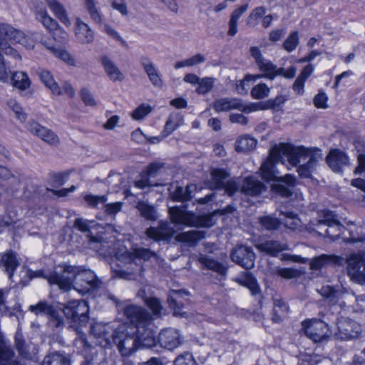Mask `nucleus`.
<instances>
[{"instance_id": "1", "label": "nucleus", "mask_w": 365, "mask_h": 365, "mask_svg": "<svg viewBox=\"0 0 365 365\" xmlns=\"http://www.w3.org/2000/svg\"><path fill=\"white\" fill-rule=\"evenodd\" d=\"M322 158V150L316 148H307L304 146H293L288 143L275 145L269 151L267 158L260 167L261 175L267 182L274 181L272 190L282 197H290L292 188L295 185V177L291 174L279 176L276 170V163L287 161L292 166L296 167L302 160L307 162L297 167V173L301 178H308L317 167Z\"/></svg>"}, {"instance_id": "2", "label": "nucleus", "mask_w": 365, "mask_h": 365, "mask_svg": "<svg viewBox=\"0 0 365 365\" xmlns=\"http://www.w3.org/2000/svg\"><path fill=\"white\" fill-rule=\"evenodd\" d=\"M50 280L56 282L60 289L68 291L73 288L83 294L98 289L102 284L91 269L71 265H65L62 273L55 274Z\"/></svg>"}, {"instance_id": "3", "label": "nucleus", "mask_w": 365, "mask_h": 365, "mask_svg": "<svg viewBox=\"0 0 365 365\" xmlns=\"http://www.w3.org/2000/svg\"><path fill=\"white\" fill-rule=\"evenodd\" d=\"M124 315L131 323L140 348H151L156 343V332L153 329L151 314L144 308L135 304L127 305Z\"/></svg>"}, {"instance_id": "4", "label": "nucleus", "mask_w": 365, "mask_h": 365, "mask_svg": "<svg viewBox=\"0 0 365 365\" xmlns=\"http://www.w3.org/2000/svg\"><path fill=\"white\" fill-rule=\"evenodd\" d=\"M73 226L82 232H87L86 237L93 248L98 251L104 252V254H110L106 248L108 247V237L105 232L98 231L100 225L94 220H88L83 218H76Z\"/></svg>"}, {"instance_id": "5", "label": "nucleus", "mask_w": 365, "mask_h": 365, "mask_svg": "<svg viewBox=\"0 0 365 365\" xmlns=\"http://www.w3.org/2000/svg\"><path fill=\"white\" fill-rule=\"evenodd\" d=\"M169 214L172 222L178 225L204 227H210L214 225L212 215H197L187 211L184 207H170Z\"/></svg>"}, {"instance_id": "6", "label": "nucleus", "mask_w": 365, "mask_h": 365, "mask_svg": "<svg viewBox=\"0 0 365 365\" xmlns=\"http://www.w3.org/2000/svg\"><path fill=\"white\" fill-rule=\"evenodd\" d=\"M112 344H115L123 356H130L139 349L133 327L120 324L112 334Z\"/></svg>"}, {"instance_id": "7", "label": "nucleus", "mask_w": 365, "mask_h": 365, "mask_svg": "<svg viewBox=\"0 0 365 365\" xmlns=\"http://www.w3.org/2000/svg\"><path fill=\"white\" fill-rule=\"evenodd\" d=\"M6 43H19L29 48L34 46L31 36L11 24L0 22V46H6Z\"/></svg>"}, {"instance_id": "8", "label": "nucleus", "mask_w": 365, "mask_h": 365, "mask_svg": "<svg viewBox=\"0 0 365 365\" xmlns=\"http://www.w3.org/2000/svg\"><path fill=\"white\" fill-rule=\"evenodd\" d=\"M29 310L36 315L45 314L48 316V324L53 329H61L64 327L61 308L57 309L46 301H40L35 305H31Z\"/></svg>"}, {"instance_id": "9", "label": "nucleus", "mask_w": 365, "mask_h": 365, "mask_svg": "<svg viewBox=\"0 0 365 365\" xmlns=\"http://www.w3.org/2000/svg\"><path fill=\"white\" fill-rule=\"evenodd\" d=\"M346 271L350 279L359 284H365V252L351 254L346 259Z\"/></svg>"}, {"instance_id": "10", "label": "nucleus", "mask_w": 365, "mask_h": 365, "mask_svg": "<svg viewBox=\"0 0 365 365\" xmlns=\"http://www.w3.org/2000/svg\"><path fill=\"white\" fill-rule=\"evenodd\" d=\"M334 215L329 210L324 211L323 219L317 220L316 223H310L306 225L305 229L310 233L315 232L319 235L333 236L336 233H331L330 230L343 227L338 220L334 218Z\"/></svg>"}, {"instance_id": "11", "label": "nucleus", "mask_w": 365, "mask_h": 365, "mask_svg": "<svg viewBox=\"0 0 365 365\" xmlns=\"http://www.w3.org/2000/svg\"><path fill=\"white\" fill-rule=\"evenodd\" d=\"M62 312L73 322L78 323L81 325L86 323L88 319V307L87 302L82 299L68 302L61 309Z\"/></svg>"}, {"instance_id": "12", "label": "nucleus", "mask_w": 365, "mask_h": 365, "mask_svg": "<svg viewBox=\"0 0 365 365\" xmlns=\"http://www.w3.org/2000/svg\"><path fill=\"white\" fill-rule=\"evenodd\" d=\"M304 333L314 342H320L330 336L329 328L324 322L319 319L305 320L302 322Z\"/></svg>"}, {"instance_id": "13", "label": "nucleus", "mask_w": 365, "mask_h": 365, "mask_svg": "<svg viewBox=\"0 0 365 365\" xmlns=\"http://www.w3.org/2000/svg\"><path fill=\"white\" fill-rule=\"evenodd\" d=\"M233 262L245 269H250L255 266V255L251 247L238 245L233 248L230 253Z\"/></svg>"}, {"instance_id": "14", "label": "nucleus", "mask_w": 365, "mask_h": 365, "mask_svg": "<svg viewBox=\"0 0 365 365\" xmlns=\"http://www.w3.org/2000/svg\"><path fill=\"white\" fill-rule=\"evenodd\" d=\"M259 103H251L244 106L242 101L237 98H220L213 103V108L217 112L228 111L232 109H237L244 113H250L259 109Z\"/></svg>"}, {"instance_id": "15", "label": "nucleus", "mask_w": 365, "mask_h": 365, "mask_svg": "<svg viewBox=\"0 0 365 365\" xmlns=\"http://www.w3.org/2000/svg\"><path fill=\"white\" fill-rule=\"evenodd\" d=\"M155 253L149 249L140 247L135 248L132 252L125 250L121 252L118 251L115 253V258L125 264H131L135 262L136 259L147 261L152 257H155Z\"/></svg>"}, {"instance_id": "16", "label": "nucleus", "mask_w": 365, "mask_h": 365, "mask_svg": "<svg viewBox=\"0 0 365 365\" xmlns=\"http://www.w3.org/2000/svg\"><path fill=\"white\" fill-rule=\"evenodd\" d=\"M112 331L108 324L96 323L91 327V334L96 339V344L103 348L111 346Z\"/></svg>"}, {"instance_id": "17", "label": "nucleus", "mask_w": 365, "mask_h": 365, "mask_svg": "<svg viewBox=\"0 0 365 365\" xmlns=\"http://www.w3.org/2000/svg\"><path fill=\"white\" fill-rule=\"evenodd\" d=\"M158 341L162 347L173 350L182 344L183 336L178 329L168 328L159 334Z\"/></svg>"}, {"instance_id": "18", "label": "nucleus", "mask_w": 365, "mask_h": 365, "mask_svg": "<svg viewBox=\"0 0 365 365\" xmlns=\"http://www.w3.org/2000/svg\"><path fill=\"white\" fill-rule=\"evenodd\" d=\"M250 51L259 70L264 74V78L271 80L275 64L265 58L258 47L252 46L250 48Z\"/></svg>"}, {"instance_id": "19", "label": "nucleus", "mask_w": 365, "mask_h": 365, "mask_svg": "<svg viewBox=\"0 0 365 365\" xmlns=\"http://www.w3.org/2000/svg\"><path fill=\"white\" fill-rule=\"evenodd\" d=\"M329 167L335 173H340L344 166L349 165L348 155L339 149H332L326 158Z\"/></svg>"}, {"instance_id": "20", "label": "nucleus", "mask_w": 365, "mask_h": 365, "mask_svg": "<svg viewBox=\"0 0 365 365\" xmlns=\"http://www.w3.org/2000/svg\"><path fill=\"white\" fill-rule=\"evenodd\" d=\"M146 235L155 241L169 240L174 234L170 223L160 222L158 227H150L145 231Z\"/></svg>"}, {"instance_id": "21", "label": "nucleus", "mask_w": 365, "mask_h": 365, "mask_svg": "<svg viewBox=\"0 0 365 365\" xmlns=\"http://www.w3.org/2000/svg\"><path fill=\"white\" fill-rule=\"evenodd\" d=\"M28 128L31 133L37 135L49 145H56L59 142L58 135L53 131L41 125L36 122H29Z\"/></svg>"}, {"instance_id": "22", "label": "nucleus", "mask_w": 365, "mask_h": 365, "mask_svg": "<svg viewBox=\"0 0 365 365\" xmlns=\"http://www.w3.org/2000/svg\"><path fill=\"white\" fill-rule=\"evenodd\" d=\"M75 36L77 41L82 44L91 43L94 40V32L80 18H76L75 21Z\"/></svg>"}, {"instance_id": "23", "label": "nucleus", "mask_w": 365, "mask_h": 365, "mask_svg": "<svg viewBox=\"0 0 365 365\" xmlns=\"http://www.w3.org/2000/svg\"><path fill=\"white\" fill-rule=\"evenodd\" d=\"M140 64L153 86L157 88L163 87V81L151 59L147 56H143L140 58Z\"/></svg>"}, {"instance_id": "24", "label": "nucleus", "mask_w": 365, "mask_h": 365, "mask_svg": "<svg viewBox=\"0 0 365 365\" xmlns=\"http://www.w3.org/2000/svg\"><path fill=\"white\" fill-rule=\"evenodd\" d=\"M15 356V352L8 340L0 335V365H24L19 361H11Z\"/></svg>"}, {"instance_id": "25", "label": "nucleus", "mask_w": 365, "mask_h": 365, "mask_svg": "<svg viewBox=\"0 0 365 365\" xmlns=\"http://www.w3.org/2000/svg\"><path fill=\"white\" fill-rule=\"evenodd\" d=\"M265 190L264 184L255 177L245 178L240 187L242 193L250 196H257Z\"/></svg>"}, {"instance_id": "26", "label": "nucleus", "mask_w": 365, "mask_h": 365, "mask_svg": "<svg viewBox=\"0 0 365 365\" xmlns=\"http://www.w3.org/2000/svg\"><path fill=\"white\" fill-rule=\"evenodd\" d=\"M19 264L20 262L17 258V255L14 251H8L4 253L1 257L0 267L8 274L10 279H11L14 272Z\"/></svg>"}, {"instance_id": "27", "label": "nucleus", "mask_w": 365, "mask_h": 365, "mask_svg": "<svg viewBox=\"0 0 365 365\" xmlns=\"http://www.w3.org/2000/svg\"><path fill=\"white\" fill-rule=\"evenodd\" d=\"M256 247L262 252H265L271 256H276L279 252L288 249L287 244L281 243L275 240H267L256 245Z\"/></svg>"}, {"instance_id": "28", "label": "nucleus", "mask_w": 365, "mask_h": 365, "mask_svg": "<svg viewBox=\"0 0 365 365\" xmlns=\"http://www.w3.org/2000/svg\"><path fill=\"white\" fill-rule=\"evenodd\" d=\"M235 281L238 284L247 287L252 295H257L259 293V287L256 279L248 272H242L235 279Z\"/></svg>"}, {"instance_id": "29", "label": "nucleus", "mask_w": 365, "mask_h": 365, "mask_svg": "<svg viewBox=\"0 0 365 365\" xmlns=\"http://www.w3.org/2000/svg\"><path fill=\"white\" fill-rule=\"evenodd\" d=\"M182 295H188V292L185 290H172L168 296V302L171 309L174 310L175 315H182L181 312L183 307Z\"/></svg>"}, {"instance_id": "30", "label": "nucleus", "mask_w": 365, "mask_h": 365, "mask_svg": "<svg viewBox=\"0 0 365 365\" xmlns=\"http://www.w3.org/2000/svg\"><path fill=\"white\" fill-rule=\"evenodd\" d=\"M36 16L49 31L60 29L58 22L48 16L46 9L42 5L36 7Z\"/></svg>"}, {"instance_id": "31", "label": "nucleus", "mask_w": 365, "mask_h": 365, "mask_svg": "<svg viewBox=\"0 0 365 365\" xmlns=\"http://www.w3.org/2000/svg\"><path fill=\"white\" fill-rule=\"evenodd\" d=\"M205 232L191 230L179 233L175 237L177 241L183 242L190 247L195 246L197 242L205 237Z\"/></svg>"}, {"instance_id": "32", "label": "nucleus", "mask_w": 365, "mask_h": 365, "mask_svg": "<svg viewBox=\"0 0 365 365\" xmlns=\"http://www.w3.org/2000/svg\"><path fill=\"white\" fill-rule=\"evenodd\" d=\"M341 258L335 255H321L311 260L310 269L319 270L327 265L338 264Z\"/></svg>"}, {"instance_id": "33", "label": "nucleus", "mask_w": 365, "mask_h": 365, "mask_svg": "<svg viewBox=\"0 0 365 365\" xmlns=\"http://www.w3.org/2000/svg\"><path fill=\"white\" fill-rule=\"evenodd\" d=\"M101 63L111 81H122L123 80V74L108 56H103L101 58Z\"/></svg>"}, {"instance_id": "34", "label": "nucleus", "mask_w": 365, "mask_h": 365, "mask_svg": "<svg viewBox=\"0 0 365 365\" xmlns=\"http://www.w3.org/2000/svg\"><path fill=\"white\" fill-rule=\"evenodd\" d=\"M281 225L292 231L300 230L302 222L297 215L292 212H280Z\"/></svg>"}, {"instance_id": "35", "label": "nucleus", "mask_w": 365, "mask_h": 365, "mask_svg": "<svg viewBox=\"0 0 365 365\" xmlns=\"http://www.w3.org/2000/svg\"><path fill=\"white\" fill-rule=\"evenodd\" d=\"M38 73L41 82L46 87L50 89L54 95L60 96L63 93L61 88L55 81L53 76L50 71L46 70H40Z\"/></svg>"}, {"instance_id": "36", "label": "nucleus", "mask_w": 365, "mask_h": 365, "mask_svg": "<svg viewBox=\"0 0 365 365\" xmlns=\"http://www.w3.org/2000/svg\"><path fill=\"white\" fill-rule=\"evenodd\" d=\"M49 9L58 20L66 26H71L70 19L67 15V12L62 4L57 0H46Z\"/></svg>"}, {"instance_id": "37", "label": "nucleus", "mask_w": 365, "mask_h": 365, "mask_svg": "<svg viewBox=\"0 0 365 365\" xmlns=\"http://www.w3.org/2000/svg\"><path fill=\"white\" fill-rule=\"evenodd\" d=\"M318 292L324 298L329 300L331 305L336 304L343 297V292L339 289H335L334 287L327 285L323 286Z\"/></svg>"}, {"instance_id": "38", "label": "nucleus", "mask_w": 365, "mask_h": 365, "mask_svg": "<svg viewBox=\"0 0 365 365\" xmlns=\"http://www.w3.org/2000/svg\"><path fill=\"white\" fill-rule=\"evenodd\" d=\"M273 317L272 319L274 322H279L287 316L289 307L286 302L280 297L273 299Z\"/></svg>"}, {"instance_id": "39", "label": "nucleus", "mask_w": 365, "mask_h": 365, "mask_svg": "<svg viewBox=\"0 0 365 365\" xmlns=\"http://www.w3.org/2000/svg\"><path fill=\"white\" fill-rule=\"evenodd\" d=\"M199 262L207 269L221 275H225L227 273V267L225 264L208 256H201L199 258Z\"/></svg>"}, {"instance_id": "40", "label": "nucleus", "mask_w": 365, "mask_h": 365, "mask_svg": "<svg viewBox=\"0 0 365 365\" xmlns=\"http://www.w3.org/2000/svg\"><path fill=\"white\" fill-rule=\"evenodd\" d=\"M11 82L14 87L21 91L29 88L31 86V81L26 73L23 71L14 72L11 77Z\"/></svg>"}, {"instance_id": "41", "label": "nucleus", "mask_w": 365, "mask_h": 365, "mask_svg": "<svg viewBox=\"0 0 365 365\" xmlns=\"http://www.w3.org/2000/svg\"><path fill=\"white\" fill-rule=\"evenodd\" d=\"M84 6L90 19L97 24H101L103 15L97 7L96 0H85Z\"/></svg>"}, {"instance_id": "42", "label": "nucleus", "mask_w": 365, "mask_h": 365, "mask_svg": "<svg viewBox=\"0 0 365 365\" xmlns=\"http://www.w3.org/2000/svg\"><path fill=\"white\" fill-rule=\"evenodd\" d=\"M15 346L19 356L25 359L31 358L30 344L26 343L21 333L16 332L14 338Z\"/></svg>"}, {"instance_id": "43", "label": "nucleus", "mask_w": 365, "mask_h": 365, "mask_svg": "<svg viewBox=\"0 0 365 365\" xmlns=\"http://www.w3.org/2000/svg\"><path fill=\"white\" fill-rule=\"evenodd\" d=\"M248 9V5L245 4L238 9L233 11L231 14L230 19L229 21V30L227 34L233 36L237 32V21L241 16L246 12Z\"/></svg>"}, {"instance_id": "44", "label": "nucleus", "mask_w": 365, "mask_h": 365, "mask_svg": "<svg viewBox=\"0 0 365 365\" xmlns=\"http://www.w3.org/2000/svg\"><path fill=\"white\" fill-rule=\"evenodd\" d=\"M42 365H70V361L64 354L53 352L44 357Z\"/></svg>"}, {"instance_id": "45", "label": "nucleus", "mask_w": 365, "mask_h": 365, "mask_svg": "<svg viewBox=\"0 0 365 365\" xmlns=\"http://www.w3.org/2000/svg\"><path fill=\"white\" fill-rule=\"evenodd\" d=\"M256 145V139L250 135H244L236 141L235 149L238 152H248L255 149Z\"/></svg>"}, {"instance_id": "46", "label": "nucleus", "mask_w": 365, "mask_h": 365, "mask_svg": "<svg viewBox=\"0 0 365 365\" xmlns=\"http://www.w3.org/2000/svg\"><path fill=\"white\" fill-rule=\"evenodd\" d=\"M212 180L215 187L222 189L230 177V173L224 169L215 168L211 171Z\"/></svg>"}, {"instance_id": "47", "label": "nucleus", "mask_w": 365, "mask_h": 365, "mask_svg": "<svg viewBox=\"0 0 365 365\" xmlns=\"http://www.w3.org/2000/svg\"><path fill=\"white\" fill-rule=\"evenodd\" d=\"M193 187L192 185H187L184 189L182 187H177L175 190L172 193L171 197L174 201L185 202L192 198L191 188Z\"/></svg>"}, {"instance_id": "48", "label": "nucleus", "mask_w": 365, "mask_h": 365, "mask_svg": "<svg viewBox=\"0 0 365 365\" xmlns=\"http://www.w3.org/2000/svg\"><path fill=\"white\" fill-rule=\"evenodd\" d=\"M205 60L206 58L202 54L197 53L183 61H177L174 65V68L175 69H180L183 67H192L204 63Z\"/></svg>"}, {"instance_id": "49", "label": "nucleus", "mask_w": 365, "mask_h": 365, "mask_svg": "<svg viewBox=\"0 0 365 365\" xmlns=\"http://www.w3.org/2000/svg\"><path fill=\"white\" fill-rule=\"evenodd\" d=\"M141 216L147 220L155 221L158 219L157 212L155 207L150 205L145 202H140L137 205Z\"/></svg>"}, {"instance_id": "50", "label": "nucleus", "mask_w": 365, "mask_h": 365, "mask_svg": "<svg viewBox=\"0 0 365 365\" xmlns=\"http://www.w3.org/2000/svg\"><path fill=\"white\" fill-rule=\"evenodd\" d=\"M7 106L15 114L16 118L21 122L24 123L27 119V115L23 108L15 99L11 98L6 103Z\"/></svg>"}, {"instance_id": "51", "label": "nucleus", "mask_w": 365, "mask_h": 365, "mask_svg": "<svg viewBox=\"0 0 365 365\" xmlns=\"http://www.w3.org/2000/svg\"><path fill=\"white\" fill-rule=\"evenodd\" d=\"M270 88L264 83L255 86L250 92L251 96L257 100L264 99L268 97Z\"/></svg>"}, {"instance_id": "52", "label": "nucleus", "mask_w": 365, "mask_h": 365, "mask_svg": "<svg viewBox=\"0 0 365 365\" xmlns=\"http://www.w3.org/2000/svg\"><path fill=\"white\" fill-rule=\"evenodd\" d=\"M299 43L298 31H292L284 41L282 47L287 52H292Z\"/></svg>"}, {"instance_id": "53", "label": "nucleus", "mask_w": 365, "mask_h": 365, "mask_svg": "<svg viewBox=\"0 0 365 365\" xmlns=\"http://www.w3.org/2000/svg\"><path fill=\"white\" fill-rule=\"evenodd\" d=\"M259 222L262 226L267 230H277L280 225V216L278 218L272 216H264L259 218Z\"/></svg>"}, {"instance_id": "54", "label": "nucleus", "mask_w": 365, "mask_h": 365, "mask_svg": "<svg viewBox=\"0 0 365 365\" xmlns=\"http://www.w3.org/2000/svg\"><path fill=\"white\" fill-rule=\"evenodd\" d=\"M198 87L197 88V92L199 94H206L212 90L214 85V79L210 77H205L200 78L198 82Z\"/></svg>"}, {"instance_id": "55", "label": "nucleus", "mask_w": 365, "mask_h": 365, "mask_svg": "<svg viewBox=\"0 0 365 365\" xmlns=\"http://www.w3.org/2000/svg\"><path fill=\"white\" fill-rule=\"evenodd\" d=\"M179 126L177 116L170 115L162 132L163 137H166L171 134Z\"/></svg>"}, {"instance_id": "56", "label": "nucleus", "mask_w": 365, "mask_h": 365, "mask_svg": "<svg viewBox=\"0 0 365 365\" xmlns=\"http://www.w3.org/2000/svg\"><path fill=\"white\" fill-rule=\"evenodd\" d=\"M107 200L106 195H94L88 194L84 196V200L91 207H96L98 204L104 203Z\"/></svg>"}, {"instance_id": "57", "label": "nucleus", "mask_w": 365, "mask_h": 365, "mask_svg": "<svg viewBox=\"0 0 365 365\" xmlns=\"http://www.w3.org/2000/svg\"><path fill=\"white\" fill-rule=\"evenodd\" d=\"M53 53L57 58L61 59L68 65L72 66H76L75 58L67 51L63 49H56Z\"/></svg>"}, {"instance_id": "58", "label": "nucleus", "mask_w": 365, "mask_h": 365, "mask_svg": "<svg viewBox=\"0 0 365 365\" xmlns=\"http://www.w3.org/2000/svg\"><path fill=\"white\" fill-rule=\"evenodd\" d=\"M146 304L153 311V314L155 317H158L161 314V310L163 309L160 301L156 298H148L145 301Z\"/></svg>"}, {"instance_id": "59", "label": "nucleus", "mask_w": 365, "mask_h": 365, "mask_svg": "<svg viewBox=\"0 0 365 365\" xmlns=\"http://www.w3.org/2000/svg\"><path fill=\"white\" fill-rule=\"evenodd\" d=\"M109 2L113 9L120 12L123 16L128 15V7L125 0H109Z\"/></svg>"}, {"instance_id": "60", "label": "nucleus", "mask_w": 365, "mask_h": 365, "mask_svg": "<svg viewBox=\"0 0 365 365\" xmlns=\"http://www.w3.org/2000/svg\"><path fill=\"white\" fill-rule=\"evenodd\" d=\"M82 101L87 106H95L96 102L92 93L86 88H83L80 91Z\"/></svg>"}, {"instance_id": "61", "label": "nucleus", "mask_w": 365, "mask_h": 365, "mask_svg": "<svg viewBox=\"0 0 365 365\" xmlns=\"http://www.w3.org/2000/svg\"><path fill=\"white\" fill-rule=\"evenodd\" d=\"M11 43H6V46H0L1 53H3L6 56H11L16 60H21V55L11 46Z\"/></svg>"}, {"instance_id": "62", "label": "nucleus", "mask_w": 365, "mask_h": 365, "mask_svg": "<svg viewBox=\"0 0 365 365\" xmlns=\"http://www.w3.org/2000/svg\"><path fill=\"white\" fill-rule=\"evenodd\" d=\"M173 365H195V362L189 353H185L179 355L175 359Z\"/></svg>"}, {"instance_id": "63", "label": "nucleus", "mask_w": 365, "mask_h": 365, "mask_svg": "<svg viewBox=\"0 0 365 365\" xmlns=\"http://www.w3.org/2000/svg\"><path fill=\"white\" fill-rule=\"evenodd\" d=\"M150 112V108L141 105L135 109L132 113V118L134 120H141Z\"/></svg>"}, {"instance_id": "64", "label": "nucleus", "mask_w": 365, "mask_h": 365, "mask_svg": "<svg viewBox=\"0 0 365 365\" xmlns=\"http://www.w3.org/2000/svg\"><path fill=\"white\" fill-rule=\"evenodd\" d=\"M123 203L120 202L108 203L105 205V213L107 215L114 216L122 209Z\"/></svg>"}]
</instances>
